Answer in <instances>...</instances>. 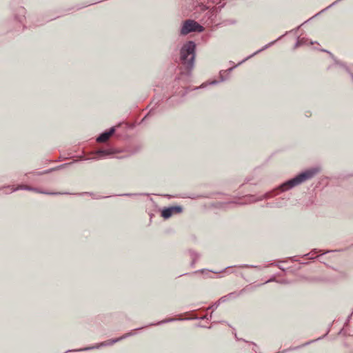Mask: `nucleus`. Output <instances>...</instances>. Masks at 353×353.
Listing matches in <instances>:
<instances>
[{
  "label": "nucleus",
  "instance_id": "2",
  "mask_svg": "<svg viewBox=\"0 0 353 353\" xmlns=\"http://www.w3.org/2000/svg\"><path fill=\"white\" fill-rule=\"evenodd\" d=\"M319 171H320L319 168H314L307 170L299 174L295 177L283 183L282 185H281L280 189L282 191H286L290 189H292V188L297 186L309 179H311L317 173H319Z\"/></svg>",
  "mask_w": 353,
  "mask_h": 353
},
{
  "label": "nucleus",
  "instance_id": "8",
  "mask_svg": "<svg viewBox=\"0 0 353 353\" xmlns=\"http://www.w3.org/2000/svg\"><path fill=\"white\" fill-rule=\"evenodd\" d=\"M276 41H272L270 42V43L265 45L263 48L257 50L256 52H255L254 53H253L252 54H251L250 56L246 57L245 59H243L242 61H241L239 64H241V63L244 62L245 61L248 60V59H250V57L254 56L255 54H258L259 52L268 48L270 46H271L272 45H273L275 42Z\"/></svg>",
  "mask_w": 353,
  "mask_h": 353
},
{
  "label": "nucleus",
  "instance_id": "6",
  "mask_svg": "<svg viewBox=\"0 0 353 353\" xmlns=\"http://www.w3.org/2000/svg\"><path fill=\"white\" fill-rule=\"evenodd\" d=\"M114 127L111 128L109 131L105 132L98 137L97 141L101 143L105 142L109 139L110 137L114 132Z\"/></svg>",
  "mask_w": 353,
  "mask_h": 353
},
{
  "label": "nucleus",
  "instance_id": "5",
  "mask_svg": "<svg viewBox=\"0 0 353 353\" xmlns=\"http://www.w3.org/2000/svg\"><path fill=\"white\" fill-rule=\"evenodd\" d=\"M182 211V208L180 206H172L165 208L162 210L161 216L164 219L170 218L172 214L180 213Z\"/></svg>",
  "mask_w": 353,
  "mask_h": 353
},
{
  "label": "nucleus",
  "instance_id": "1",
  "mask_svg": "<svg viewBox=\"0 0 353 353\" xmlns=\"http://www.w3.org/2000/svg\"><path fill=\"white\" fill-rule=\"evenodd\" d=\"M195 50V43L192 41H189L182 46L180 51L181 61L185 69L189 72L192 71L194 67Z\"/></svg>",
  "mask_w": 353,
  "mask_h": 353
},
{
  "label": "nucleus",
  "instance_id": "11",
  "mask_svg": "<svg viewBox=\"0 0 353 353\" xmlns=\"http://www.w3.org/2000/svg\"><path fill=\"white\" fill-rule=\"evenodd\" d=\"M99 153H101V154H108V152H106V151H104V150H102V151H99Z\"/></svg>",
  "mask_w": 353,
  "mask_h": 353
},
{
  "label": "nucleus",
  "instance_id": "12",
  "mask_svg": "<svg viewBox=\"0 0 353 353\" xmlns=\"http://www.w3.org/2000/svg\"><path fill=\"white\" fill-rule=\"evenodd\" d=\"M216 83H217V81H211L210 83V84H211V85H214V84H216Z\"/></svg>",
  "mask_w": 353,
  "mask_h": 353
},
{
  "label": "nucleus",
  "instance_id": "10",
  "mask_svg": "<svg viewBox=\"0 0 353 353\" xmlns=\"http://www.w3.org/2000/svg\"><path fill=\"white\" fill-rule=\"evenodd\" d=\"M173 320H174L173 319H167V320H165V321H161V322H159L157 324H161V323H163L170 322V321H173Z\"/></svg>",
  "mask_w": 353,
  "mask_h": 353
},
{
  "label": "nucleus",
  "instance_id": "9",
  "mask_svg": "<svg viewBox=\"0 0 353 353\" xmlns=\"http://www.w3.org/2000/svg\"><path fill=\"white\" fill-rule=\"evenodd\" d=\"M340 0H338V1H336L334 2H333L331 5H330L329 6H327L326 8H325L324 10H323L321 12H323L324 10H327L328 8H331L332 6L335 5L336 3H338Z\"/></svg>",
  "mask_w": 353,
  "mask_h": 353
},
{
  "label": "nucleus",
  "instance_id": "4",
  "mask_svg": "<svg viewBox=\"0 0 353 353\" xmlns=\"http://www.w3.org/2000/svg\"><path fill=\"white\" fill-rule=\"evenodd\" d=\"M132 334V332H129V333H127L125 334H124L123 336L119 337V338H117V339H112V340H108L107 341H105V342H103L99 345H97V346H94V347H85V348H83L81 350H91V349H94V348H99L100 347H103V346H107V345H112L123 339H125L126 337L129 336H131Z\"/></svg>",
  "mask_w": 353,
  "mask_h": 353
},
{
  "label": "nucleus",
  "instance_id": "7",
  "mask_svg": "<svg viewBox=\"0 0 353 353\" xmlns=\"http://www.w3.org/2000/svg\"><path fill=\"white\" fill-rule=\"evenodd\" d=\"M18 190H32V191H35V192H40V193L49 194L48 192H41V191L38 190L37 188H33L30 186L24 185H19L17 188H14L12 190V191H16Z\"/></svg>",
  "mask_w": 353,
  "mask_h": 353
},
{
  "label": "nucleus",
  "instance_id": "3",
  "mask_svg": "<svg viewBox=\"0 0 353 353\" xmlns=\"http://www.w3.org/2000/svg\"><path fill=\"white\" fill-rule=\"evenodd\" d=\"M204 30L202 26L198 23L196 21L191 19H188L184 21L180 33L182 35H186L192 32H201Z\"/></svg>",
  "mask_w": 353,
  "mask_h": 353
}]
</instances>
